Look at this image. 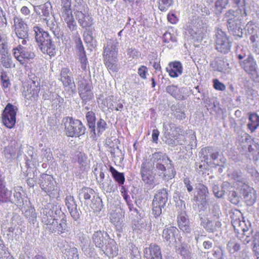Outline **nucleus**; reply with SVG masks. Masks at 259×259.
I'll return each mask as SVG.
<instances>
[{
	"label": "nucleus",
	"mask_w": 259,
	"mask_h": 259,
	"mask_svg": "<svg viewBox=\"0 0 259 259\" xmlns=\"http://www.w3.org/2000/svg\"><path fill=\"white\" fill-rule=\"evenodd\" d=\"M94 194L95 191L93 189L88 187H84L79 190L78 198L80 201L84 199L85 202L89 204L92 201V197H94Z\"/></svg>",
	"instance_id": "c756f323"
},
{
	"label": "nucleus",
	"mask_w": 259,
	"mask_h": 259,
	"mask_svg": "<svg viewBox=\"0 0 259 259\" xmlns=\"http://www.w3.org/2000/svg\"><path fill=\"white\" fill-rule=\"evenodd\" d=\"M151 159L153 166L163 180L168 181L174 178L176 172L172 165L171 161L162 153L156 152L152 154Z\"/></svg>",
	"instance_id": "f257e3e1"
},
{
	"label": "nucleus",
	"mask_w": 259,
	"mask_h": 259,
	"mask_svg": "<svg viewBox=\"0 0 259 259\" xmlns=\"http://www.w3.org/2000/svg\"><path fill=\"white\" fill-rule=\"evenodd\" d=\"M113 96L108 97L106 99L107 102V107L112 110H115L116 111H121L123 109V105L121 103L117 104V106L113 104L111 102L112 100Z\"/></svg>",
	"instance_id": "09e8293b"
},
{
	"label": "nucleus",
	"mask_w": 259,
	"mask_h": 259,
	"mask_svg": "<svg viewBox=\"0 0 259 259\" xmlns=\"http://www.w3.org/2000/svg\"><path fill=\"white\" fill-rule=\"evenodd\" d=\"M239 64L244 71L251 76L254 75L257 72L258 67L256 62L250 54H248L247 58L239 61Z\"/></svg>",
	"instance_id": "9d476101"
},
{
	"label": "nucleus",
	"mask_w": 259,
	"mask_h": 259,
	"mask_svg": "<svg viewBox=\"0 0 259 259\" xmlns=\"http://www.w3.org/2000/svg\"><path fill=\"white\" fill-rule=\"evenodd\" d=\"M205 152L207 154H209L210 158L213 160L217 159L219 155V152L214 150L210 147L205 148Z\"/></svg>",
	"instance_id": "052dcab7"
},
{
	"label": "nucleus",
	"mask_w": 259,
	"mask_h": 259,
	"mask_svg": "<svg viewBox=\"0 0 259 259\" xmlns=\"http://www.w3.org/2000/svg\"><path fill=\"white\" fill-rule=\"evenodd\" d=\"M172 3V0H159V8L162 11H166Z\"/></svg>",
	"instance_id": "680f3d73"
},
{
	"label": "nucleus",
	"mask_w": 259,
	"mask_h": 259,
	"mask_svg": "<svg viewBox=\"0 0 259 259\" xmlns=\"http://www.w3.org/2000/svg\"><path fill=\"white\" fill-rule=\"evenodd\" d=\"M17 108L9 103L5 107L3 114L2 119L4 125L8 128H12L16 123V115Z\"/></svg>",
	"instance_id": "0eeeda50"
},
{
	"label": "nucleus",
	"mask_w": 259,
	"mask_h": 259,
	"mask_svg": "<svg viewBox=\"0 0 259 259\" xmlns=\"http://www.w3.org/2000/svg\"><path fill=\"white\" fill-rule=\"evenodd\" d=\"M65 203L71 217L74 220H78L79 218V213L77 210V204L74 197L72 196H66Z\"/></svg>",
	"instance_id": "b1692460"
},
{
	"label": "nucleus",
	"mask_w": 259,
	"mask_h": 259,
	"mask_svg": "<svg viewBox=\"0 0 259 259\" xmlns=\"http://www.w3.org/2000/svg\"><path fill=\"white\" fill-rule=\"evenodd\" d=\"M247 13L246 9L241 8L237 9L235 11L229 10L227 11L224 15V20L227 21V26L233 24L237 21V19L241 20L242 18L247 16Z\"/></svg>",
	"instance_id": "9b49d317"
},
{
	"label": "nucleus",
	"mask_w": 259,
	"mask_h": 259,
	"mask_svg": "<svg viewBox=\"0 0 259 259\" xmlns=\"http://www.w3.org/2000/svg\"><path fill=\"white\" fill-rule=\"evenodd\" d=\"M83 37L85 42L90 50H92L96 47L97 41L91 32H84Z\"/></svg>",
	"instance_id": "58836bf2"
},
{
	"label": "nucleus",
	"mask_w": 259,
	"mask_h": 259,
	"mask_svg": "<svg viewBox=\"0 0 259 259\" xmlns=\"http://www.w3.org/2000/svg\"><path fill=\"white\" fill-rule=\"evenodd\" d=\"M74 14L76 19L82 28L87 30L94 24V19L88 13L87 7L85 5L76 6Z\"/></svg>",
	"instance_id": "20e7f679"
},
{
	"label": "nucleus",
	"mask_w": 259,
	"mask_h": 259,
	"mask_svg": "<svg viewBox=\"0 0 259 259\" xmlns=\"http://www.w3.org/2000/svg\"><path fill=\"white\" fill-rule=\"evenodd\" d=\"M249 122L247 124L251 132H253L259 126V116L255 113H251L249 116Z\"/></svg>",
	"instance_id": "f704fd0d"
},
{
	"label": "nucleus",
	"mask_w": 259,
	"mask_h": 259,
	"mask_svg": "<svg viewBox=\"0 0 259 259\" xmlns=\"http://www.w3.org/2000/svg\"><path fill=\"white\" fill-rule=\"evenodd\" d=\"M78 92L79 96L84 104H87L93 97V94L91 91V87L87 83L85 80L79 82Z\"/></svg>",
	"instance_id": "ddd939ff"
},
{
	"label": "nucleus",
	"mask_w": 259,
	"mask_h": 259,
	"mask_svg": "<svg viewBox=\"0 0 259 259\" xmlns=\"http://www.w3.org/2000/svg\"><path fill=\"white\" fill-rule=\"evenodd\" d=\"M47 230L51 233H57L59 234L65 233L67 231L66 220L64 218L59 221L56 219L54 223L53 222L52 224L49 226Z\"/></svg>",
	"instance_id": "a211bd4d"
},
{
	"label": "nucleus",
	"mask_w": 259,
	"mask_h": 259,
	"mask_svg": "<svg viewBox=\"0 0 259 259\" xmlns=\"http://www.w3.org/2000/svg\"><path fill=\"white\" fill-rule=\"evenodd\" d=\"M214 38L215 49L222 53L226 54L229 52L231 45L226 33L218 28L215 30Z\"/></svg>",
	"instance_id": "423d86ee"
},
{
	"label": "nucleus",
	"mask_w": 259,
	"mask_h": 259,
	"mask_svg": "<svg viewBox=\"0 0 259 259\" xmlns=\"http://www.w3.org/2000/svg\"><path fill=\"white\" fill-rule=\"evenodd\" d=\"M168 201V192L162 189L155 194L152 202V214L157 218L162 213V209L165 206Z\"/></svg>",
	"instance_id": "7ed1b4c3"
},
{
	"label": "nucleus",
	"mask_w": 259,
	"mask_h": 259,
	"mask_svg": "<svg viewBox=\"0 0 259 259\" xmlns=\"http://www.w3.org/2000/svg\"><path fill=\"white\" fill-rule=\"evenodd\" d=\"M55 181L53 178L47 174H43L39 179V185L41 189L47 193H50L55 190Z\"/></svg>",
	"instance_id": "dca6fc26"
},
{
	"label": "nucleus",
	"mask_w": 259,
	"mask_h": 259,
	"mask_svg": "<svg viewBox=\"0 0 259 259\" xmlns=\"http://www.w3.org/2000/svg\"><path fill=\"white\" fill-rule=\"evenodd\" d=\"M109 235L106 232L101 231L95 232L93 235L92 240L95 246L101 249L107 242L106 238H108Z\"/></svg>",
	"instance_id": "5701e85b"
},
{
	"label": "nucleus",
	"mask_w": 259,
	"mask_h": 259,
	"mask_svg": "<svg viewBox=\"0 0 259 259\" xmlns=\"http://www.w3.org/2000/svg\"><path fill=\"white\" fill-rule=\"evenodd\" d=\"M178 250L184 259H191L192 258V254L190 251V246L187 244L182 243Z\"/></svg>",
	"instance_id": "c03bdc74"
},
{
	"label": "nucleus",
	"mask_w": 259,
	"mask_h": 259,
	"mask_svg": "<svg viewBox=\"0 0 259 259\" xmlns=\"http://www.w3.org/2000/svg\"><path fill=\"white\" fill-rule=\"evenodd\" d=\"M15 32L19 38H27L28 37V30L27 25L20 18L15 17L14 18Z\"/></svg>",
	"instance_id": "6ab92c4d"
},
{
	"label": "nucleus",
	"mask_w": 259,
	"mask_h": 259,
	"mask_svg": "<svg viewBox=\"0 0 259 259\" xmlns=\"http://www.w3.org/2000/svg\"><path fill=\"white\" fill-rule=\"evenodd\" d=\"M12 192L5 186L0 187V201L7 202L11 200Z\"/></svg>",
	"instance_id": "a18cd8bd"
},
{
	"label": "nucleus",
	"mask_w": 259,
	"mask_h": 259,
	"mask_svg": "<svg viewBox=\"0 0 259 259\" xmlns=\"http://www.w3.org/2000/svg\"><path fill=\"white\" fill-rule=\"evenodd\" d=\"M215 219L217 220L214 219L213 220H210L206 218H201L200 219L201 225L209 232L220 231L221 230L222 223L218 220V216L216 217Z\"/></svg>",
	"instance_id": "4468645a"
},
{
	"label": "nucleus",
	"mask_w": 259,
	"mask_h": 259,
	"mask_svg": "<svg viewBox=\"0 0 259 259\" xmlns=\"http://www.w3.org/2000/svg\"><path fill=\"white\" fill-rule=\"evenodd\" d=\"M180 206L177 205L176 207L178 211V223L180 229L183 232L189 233L190 231L189 226V220L186 214L185 209V204L184 202L180 201Z\"/></svg>",
	"instance_id": "1a4fd4ad"
},
{
	"label": "nucleus",
	"mask_w": 259,
	"mask_h": 259,
	"mask_svg": "<svg viewBox=\"0 0 259 259\" xmlns=\"http://www.w3.org/2000/svg\"><path fill=\"white\" fill-rule=\"evenodd\" d=\"M39 89L37 87L34 82L32 85H28L24 87L22 92L25 102L28 104L34 102L38 96Z\"/></svg>",
	"instance_id": "f8f14e48"
},
{
	"label": "nucleus",
	"mask_w": 259,
	"mask_h": 259,
	"mask_svg": "<svg viewBox=\"0 0 259 259\" xmlns=\"http://www.w3.org/2000/svg\"><path fill=\"white\" fill-rule=\"evenodd\" d=\"M242 231V233L238 235V238L243 244H246L250 242L253 237L250 235L251 232L249 231L248 230H245L243 229Z\"/></svg>",
	"instance_id": "de8ad7c7"
},
{
	"label": "nucleus",
	"mask_w": 259,
	"mask_h": 259,
	"mask_svg": "<svg viewBox=\"0 0 259 259\" xmlns=\"http://www.w3.org/2000/svg\"><path fill=\"white\" fill-rule=\"evenodd\" d=\"M166 70L171 77H177L183 72L182 65L179 61L170 62Z\"/></svg>",
	"instance_id": "393cba45"
},
{
	"label": "nucleus",
	"mask_w": 259,
	"mask_h": 259,
	"mask_svg": "<svg viewBox=\"0 0 259 259\" xmlns=\"http://www.w3.org/2000/svg\"><path fill=\"white\" fill-rule=\"evenodd\" d=\"M61 13V18L64 21L69 19H72L73 17L70 8H62Z\"/></svg>",
	"instance_id": "5fc2aeb1"
},
{
	"label": "nucleus",
	"mask_w": 259,
	"mask_h": 259,
	"mask_svg": "<svg viewBox=\"0 0 259 259\" xmlns=\"http://www.w3.org/2000/svg\"><path fill=\"white\" fill-rule=\"evenodd\" d=\"M110 171L113 178L119 185H123L124 184L125 178L123 173L118 172L112 166L110 167Z\"/></svg>",
	"instance_id": "79ce46f5"
},
{
	"label": "nucleus",
	"mask_w": 259,
	"mask_h": 259,
	"mask_svg": "<svg viewBox=\"0 0 259 259\" xmlns=\"http://www.w3.org/2000/svg\"><path fill=\"white\" fill-rule=\"evenodd\" d=\"M163 126L165 134L172 138L178 137L184 133L183 129L171 122H164Z\"/></svg>",
	"instance_id": "aec40b11"
},
{
	"label": "nucleus",
	"mask_w": 259,
	"mask_h": 259,
	"mask_svg": "<svg viewBox=\"0 0 259 259\" xmlns=\"http://www.w3.org/2000/svg\"><path fill=\"white\" fill-rule=\"evenodd\" d=\"M208 259H224L223 250L219 247H215L211 252L207 253Z\"/></svg>",
	"instance_id": "a19ab883"
},
{
	"label": "nucleus",
	"mask_w": 259,
	"mask_h": 259,
	"mask_svg": "<svg viewBox=\"0 0 259 259\" xmlns=\"http://www.w3.org/2000/svg\"><path fill=\"white\" fill-rule=\"evenodd\" d=\"M79 60L81 63V68L85 70L87 68L88 60L85 52H83L81 55L79 56Z\"/></svg>",
	"instance_id": "774afa93"
},
{
	"label": "nucleus",
	"mask_w": 259,
	"mask_h": 259,
	"mask_svg": "<svg viewBox=\"0 0 259 259\" xmlns=\"http://www.w3.org/2000/svg\"><path fill=\"white\" fill-rule=\"evenodd\" d=\"M244 198L248 205H251L255 201L254 194L251 192H246L244 194Z\"/></svg>",
	"instance_id": "e2e57ef3"
},
{
	"label": "nucleus",
	"mask_w": 259,
	"mask_h": 259,
	"mask_svg": "<svg viewBox=\"0 0 259 259\" xmlns=\"http://www.w3.org/2000/svg\"><path fill=\"white\" fill-rule=\"evenodd\" d=\"M77 162L81 170H85L88 165V158L84 153L80 152L77 155Z\"/></svg>",
	"instance_id": "37998d69"
},
{
	"label": "nucleus",
	"mask_w": 259,
	"mask_h": 259,
	"mask_svg": "<svg viewBox=\"0 0 259 259\" xmlns=\"http://www.w3.org/2000/svg\"><path fill=\"white\" fill-rule=\"evenodd\" d=\"M59 79L66 91L72 93L75 91L76 85L72 74L69 68L64 67L61 69Z\"/></svg>",
	"instance_id": "6e6552de"
},
{
	"label": "nucleus",
	"mask_w": 259,
	"mask_h": 259,
	"mask_svg": "<svg viewBox=\"0 0 259 259\" xmlns=\"http://www.w3.org/2000/svg\"><path fill=\"white\" fill-rule=\"evenodd\" d=\"M105 64L108 69L110 71L113 72H117L118 70V67L117 64V57H104Z\"/></svg>",
	"instance_id": "473e14b6"
},
{
	"label": "nucleus",
	"mask_w": 259,
	"mask_h": 259,
	"mask_svg": "<svg viewBox=\"0 0 259 259\" xmlns=\"http://www.w3.org/2000/svg\"><path fill=\"white\" fill-rule=\"evenodd\" d=\"M170 137V136H169V138L166 140L165 143L168 145L172 147L177 145H182L183 142L184 141V139L182 140H179V137H175L174 138L175 139H171Z\"/></svg>",
	"instance_id": "13d9d810"
},
{
	"label": "nucleus",
	"mask_w": 259,
	"mask_h": 259,
	"mask_svg": "<svg viewBox=\"0 0 259 259\" xmlns=\"http://www.w3.org/2000/svg\"><path fill=\"white\" fill-rule=\"evenodd\" d=\"M85 117L91 132L95 134L96 117L95 113L91 111H88L86 113Z\"/></svg>",
	"instance_id": "4c0bfd02"
},
{
	"label": "nucleus",
	"mask_w": 259,
	"mask_h": 259,
	"mask_svg": "<svg viewBox=\"0 0 259 259\" xmlns=\"http://www.w3.org/2000/svg\"><path fill=\"white\" fill-rule=\"evenodd\" d=\"M227 248L231 253H234L240 249V244L234 240H230L227 244Z\"/></svg>",
	"instance_id": "3c124183"
},
{
	"label": "nucleus",
	"mask_w": 259,
	"mask_h": 259,
	"mask_svg": "<svg viewBox=\"0 0 259 259\" xmlns=\"http://www.w3.org/2000/svg\"><path fill=\"white\" fill-rule=\"evenodd\" d=\"M3 155L7 160H11L14 158L16 153L15 142L12 141L3 150Z\"/></svg>",
	"instance_id": "7c9ffc66"
},
{
	"label": "nucleus",
	"mask_w": 259,
	"mask_h": 259,
	"mask_svg": "<svg viewBox=\"0 0 259 259\" xmlns=\"http://www.w3.org/2000/svg\"><path fill=\"white\" fill-rule=\"evenodd\" d=\"M1 53V62L3 65V66L6 68H10L12 67H15V65L13 62V60L12 59V57L9 54L7 50L5 53Z\"/></svg>",
	"instance_id": "72a5a7b5"
},
{
	"label": "nucleus",
	"mask_w": 259,
	"mask_h": 259,
	"mask_svg": "<svg viewBox=\"0 0 259 259\" xmlns=\"http://www.w3.org/2000/svg\"><path fill=\"white\" fill-rule=\"evenodd\" d=\"M144 256L146 259H162L160 248L156 244H151L144 250Z\"/></svg>",
	"instance_id": "412c9836"
},
{
	"label": "nucleus",
	"mask_w": 259,
	"mask_h": 259,
	"mask_svg": "<svg viewBox=\"0 0 259 259\" xmlns=\"http://www.w3.org/2000/svg\"><path fill=\"white\" fill-rule=\"evenodd\" d=\"M53 209L54 207L51 204H48L41 211V220L42 223L45 225V229L47 230L50 225L55 221L57 219L55 218L54 216V212Z\"/></svg>",
	"instance_id": "2eb2a0df"
},
{
	"label": "nucleus",
	"mask_w": 259,
	"mask_h": 259,
	"mask_svg": "<svg viewBox=\"0 0 259 259\" xmlns=\"http://www.w3.org/2000/svg\"><path fill=\"white\" fill-rule=\"evenodd\" d=\"M38 160L37 158L36 154H33L32 150H29L28 152V157H27L26 163L29 166L31 165L34 166L37 163Z\"/></svg>",
	"instance_id": "603ef678"
},
{
	"label": "nucleus",
	"mask_w": 259,
	"mask_h": 259,
	"mask_svg": "<svg viewBox=\"0 0 259 259\" xmlns=\"http://www.w3.org/2000/svg\"><path fill=\"white\" fill-rule=\"evenodd\" d=\"M106 122L103 119H100L97 124V130L98 133H101L104 131L106 128Z\"/></svg>",
	"instance_id": "338daca9"
},
{
	"label": "nucleus",
	"mask_w": 259,
	"mask_h": 259,
	"mask_svg": "<svg viewBox=\"0 0 259 259\" xmlns=\"http://www.w3.org/2000/svg\"><path fill=\"white\" fill-rule=\"evenodd\" d=\"M51 4L47 3L44 5L35 7L34 11L37 15L44 20L50 17V12L51 11Z\"/></svg>",
	"instance_id": "c85d7f7f"
},
{
	"label": "nucleus",
	"mask_w": 259,
	"mask_h": 259,
	"mask_svg": "<svg viewBox=\"0 0 259 259\" xmlns=\"http://www.w3.org/2000/svg\"><path fill=\"white\" fill-rule=\"evenodd\" d=\"M131 257L132 259H140L141 255L138 247L134 244H131L130 246Z\"/></svg>",
	"instance_id": "6e6d98bb"
},
{
	"label": "nucleus",
	"mask_w": 259,
	"mask_h": 259,
	"mask_svg": "<svg viewBox=\"0 0 259 259\" xmlns=\"http://www.w3.org/2000/svg\"><path fill=\"white\" fill-rule=\"evenodd\" d=\"M64 124L66 134L68 137H79L84 133L85 128L79 120L67 117Z\"/></svg>",
	"instance_id": "39448f33"
},
{
	"label": "nucleus",
	"mask_w": 259,
	"mask_h": 259,
	"mask_svg": "<svg viewBox=\"0 0 259 259\" xmlns=\"http://www.w3.org/2000/svg\"><path fill=\"white\" fill-rule=\"evenodd\" d=\"M228 29L230 33L234 36L238 38L242 37L243 31L240 22L238 23L236 21L232 25H228Z\"/></svg>",
	"instance_id": "2f4dec72"
},
{
	"label": "nucleus",
	"mask_w": 259,
	"mask_h": 259,
	"mask_svg": "<svg viewBox=\"0 0 259 259\" xmlns=\"http://www.w3.org/2000/svg\"><path fill=\"white\" fill-rule=\"evenodd\" d=\"M67 252L68 253L67 259H79L78 251L76 248H70Z\"/></svg>",
	"instance_id": "0e129e2a"
},
{
	"label": "nucleus",
	"mask_w": 259,
	"mask_h": 259,
	"mask_svg": "<svg viewBox=\"0 0 259 259\" xmlns=\"http://www.w3.org/2000/svg\"><path fill=\"white\" fill-rule=\"evenodd\" d=\"M107 169L106 166H102L100 168V170H98L97 168L95 169V174L96 176L97 182L100 185V184L104 182L105 178L104 171Z\"/></svg>",
	"instance_id": "8fccbe9b"
},
{
	"label": "nucleus",
	"mask_w": 259,
	"mask_h": 259,
	"mask_svg": "<svg viewBox=\"0 0 259 259\" xmlns=\"http://www.w3.org/2000/svg\"><path fill=\"white\" fill-rule=\"evenodd\" d=\"M64 21L67 23V27L70 31H72L76 29L77 25L73 17Z\"/></svg>",
	"instance_id": "69168bd1"
},
{
	"label": "nucleus",
	"mask_w": 259,
	"mask_h": 259,
	"mask_svg": "<svg viewBox=\"0 0 259 259\" xmlns=\"http://www.w3.org/2000/svg\"><path fill=\"white\" fill-rule=\"evenodd\" d=\"M101 250L109 257H112L118 254V247L114 240L109 239Z\"/></svg>",
	"instance_id": "4be33fe9"
},
{
	"label": "nucleus",
	"mask_w": 259,
	"mask_h": 259,
	"mask_svg": "<svg viewBox=\"0 0 259 259\" xmlns=\"http://www.w3.org/2000/svg\"><path fill=\"white\" fill-rule=\"evenodd\" d=\"M152 164L150 162L145 161L141 165V174L142 180L147 184L153 182L154 177L152 175Z\"/></svg>",
	"instance_id": "f3484780"
},
{
	"label": "nucleus",
	"mask_w": 259,
	"mask_h": 259,
	"mask_svg": "<svg viewBox=\"0 0 259 259\" xmlns=\"http://www.w3.org/2000/svg\"><path fill=\"white\" fill-rule=\"evenodd\" d=\"M117 39H110L107 41V46L104 49V57H117L118 49L117 48Z\"/></svg>",
	"instance_id": "bb28decb"
},
{
	"label": "nucleus",
	"mask_w": 259,
	"mask_h": 259,
	"mask_svg": "<svg viewBox=\"0 0 259 259\" xmlns=\"http://www.w3.org/2000/svg\"><path fill=\"white\" fill-rule=\"evenodd\" d=\"M100 186L106 192H111L114 189L113 183L110 179L107 180L106 182L100 184Z\"/></svg>",
	"instance_id": "864d4df0"
},
{
	"label": "nucleus",
	"mask_w": 259,
	"mask_h": 259,
	"mask_svg": "<svg viewBox=\"0 0 259 259\" xmlns=\"http://www.w3.org/2000/svg\"><path fill=\"white\" fill-rule=\"evenodd\" d=\"M24 213L29 223L34 224L36 222L37 214L34 207L28 206V208L25 210Z\"/></svg>",
	"instance_id": "ea45409f"
},
{
	"label": "nucleus",
	"mask_w": 259,
	"mask_h": 259,
	"mask_svg": "<svg viewBox=\"0 0 259 259\" xmlns=\"http://www.w3.org/2000/svg\"><path fill=\"white\" fill-rule=\"evenodd\" d=\"M229 1V0H217L214 6L215 14H221L223 10L227 8Z\"/></svg>",
	"instance_id": "49530a36"
},
{
	"label": "nucleus",
	"mask_w": 259,
	"mask_h": 259,
	"mask_svg": "<svg viewBox=\"0 0 259 259\" xmlns=\"http://www.w3.org/2000/svg\"><path fill=\"white\" fill-rule=\"evenodd\" d=\"M20 49V54L22 58L30 60L33 59L35 57L34 53L32 51V47L30 45L28 47H24L21 45L19 46Z\"/></svg>",
	"instance_id": "c9c22d12"
},
{
	"label": "nucleus",
	"mask_w": 259,
	"mask_h": 259,
	"mask_svg": "<svg viewBox=\"0 0 259 259\" xmlns=\"http://www.w3.org/2000/svg\"><path fill=\"white\" fill-rule=\"evenodd\" d=\"M34 31L36 41L41 52L50 56L55 54V46L52 43V38L49 33L43 31L38 26H34Z\"/></svg>",
	"instance_id": "f03ea898"
},
{
	"label": "nucleus",
	"mask_w": 259,
	"mask_h": 259,
	"mask_svg": "<svg viewBox=\"0 0 259 259\" xmlns=\"http://www.w3.org/2000/svg\"><path fill=\"white\" fill-rule=\"evenodd\" d=\"M44 21H46L48 27L52 31L55 37L59 39L62 36V32L61 31L58 24L56 22L54 17H49L44 20Z\"/></svg>",
	"instance_id": "cd10ccee"
},
{
	"label": "nucleus",
	"mask_w": 259,
	"mask_h": 259,
	"mask_svg": "<svg viewBox=\"0 0 259 259\" xmlns=\"http://www.w3.org/2000/svg\"><path fill=\"white\" fill-rule=\"evenodd\" d=\"M6 38L5 34H0V53H5L7 50Z\"/></svg>",
	"instance_id": "bf43d9fd"
},
{
	"label": "nucleus",
	"mask_w": 259,
	"mask_h": 259,
	"mask_svg": "<svg viewBox=\"0 0 259 259\" xmlns=\"http://www.w3.org/2000/svg\"><path fill=\"white\" fill-rule=\"evenodd\" d=\"M14 201L15 204L20 209H25V206L27 205V201L26 198H23L21 193L16 192L14 194Z\"/></svg>",
	"instance_id": "e433bc0d"
},
{
	"label": "nucleus",
	"mask_w": 259,
	"mask_h": 259,
	"mask_svg": "<svg viewBox=\"0 0 259 259\" xmlns=\"http://www.w3.org/2000/svg\"><path fill=\"white\" fill-rule=\"evenodd\" d=\"M177 91L176 92V95H178L177 97L174 96V97L178 100H184L188 96L187 94V89L186 88H179L177 87Z\"/></svg>",
	"instance_id": "4d7b16f0"
},
{
	"label": "nucleus",
	"mask_w": 259,
	"mask_h": 259,
	"mask_svg": "<svg viewBox=\"0 0 259 259\" xmlns=\"http://www.w3.org/2000/svg\"><path fill=\"white\" fill-rule=\"evenodd\" d=\"M179 234L178 229L172 226L164 229L162 232V237L169 244L176 241V236Z\"/></svg>",
	"instance_id": "a878e982"
}]
</instances>
